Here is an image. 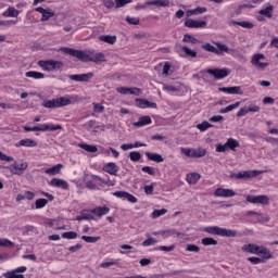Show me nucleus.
<instances>
[{"mask_svg": "<svg viewBox=\"0 0 278 278\" xmlns=\"http://www.w3.org/2000/svg\"><path fill=\"white\" fill-rule=\"evenodd\" d=\"M124 199H127L129 203H138V198L129 192H126V195Z\"/></svg>", "mask_w": 278, "mask_h": 278, "instance_id": "obj_60", "label": "nucleus"}, {"mask_svg": "<svg viewBox=\"0 0 278 278\" xmlns=\"http://www.w3.org/2000/svg\"><path fill=\"white\" fill-rule=\"evenodd\" d=\"M52 16H55V13L46 9V12L41 14L40 21L47 22L49 18H52Z\"/></svg>", "mask_w": 278, "mask_h": 278, "instance_id": "obj_50", "label": "nucleus"}, {"mask_svg": "<svg viewBox=\"0 0 278 278\" xmlns=\"http://www.w3.org/2000/svg\"><path fill=\"white\" fill-rule=\"evenodd\" d=\"M146 4L156 5V8H168L170 5V0H149Z\"/></svg>", "mask_w": 278, "mask_h": 278, "instance_id": "obj_21", "label": "nucleus"}, {"mask_svg": "<svg viewBox=\"0 0 278 278\" xmlns=\"http://www.w3.org/2000/svg\"><path fill=\"white\" fill-rule=\"evenodd\" d=\"M266 260H269V258H264V255L262 257H257V256L248 257V262H250L251 264H254V265L264 264L266 262Z\"/></svg>", "mask_w": 278, "mask_h": 278, "instance_id": "obj_39", "label": "nucleus"}, {"mask_svg": "<svg viewBox=\"0 0 278 278\" xmlns=\"http://www.w3.org/2000/svg\"><path fill=\"white\" fill-rule=\"evenodd\" d=\"M92 214V210H83L75 220H78V223H81V220H94V215Z\"/></svg>", "mask_w": 278, "mask_h": 278, "instance_id": "obj_19", "label": "nucleus"}, {"mask_svg": "<svg viewBox=\"0 0 278 278\" xmlns=\"http://www.w3.org/2000/svg\"><path fill=\"white\" fill-rule=\"evenodd\" d=\"M36 131H59L62 125L40 124L35 126Z\"/></svg>", "mask_w": 278, "mask_h": 278, "instance_id": "obj_14", "label": "nucleus"}, {"mask_svg": "<svg viewBox=\"0 0 278 278\" xmlns=\"http://www.w3.org/2000/svg\"><path fill=\"white\" fill-rule=\"evenodd\" d=\"M121 249H123L124 251H119V253L122 255H129V252L131 251V249H134V247L129 245V244H122Z\"/></svg>", "mask_w": 278, "mask_h": 278, "instance_id": "obj_58", "label": "nucleus"}, {"mask_svg": "<svg viewBox=\"0 0 278 278\" xmlns=\"http://www.w3.org/2000/svg\"><path fill=\"white\" fill-rule=\"evenodd\" d=\"M210 127H214V125L210 124V122L207 121H204L201 124L197 125V129H199L200 131H207Z\"/></svg>", "mask_w": 278, "mask_h": 278, "instance_id": "obj_44", "label": "nucleus"}, {"mask_svg": "<svg viewBox=\"0 0 278 278\" xmlns=\"http://www.w3.org/2000/svg\"><path fill=\"white\" fill-rule=\"evenodd\" d=\"M101 42H106L108 45H114L116 42V36L102 35L99 37Z\"/></svg>", "mask_w": 278, "mask_h": 278, "instance_id": "obj_36", "label": "nucleus"}, {"mask_svg": "<svg viewBox=\"0 0 278 278\" xmlns=\"http://www.w3.org/2000/svg\"><path fill=\"white\" fill-rule=\"evenodd\" d=\"M62 168H64V165L56 164V165L52 166L51 168L46 169L45 173H46V175H50L51 177H53L55 175H60V170H62Z\"/></svg>", "mask_w": 278, "mask_h": 278, "instance_id": "obj_25", "label": "nucleus"}, {"mask_svg": "<svg viewBox=\"0 0 278 278\" xmlns=\"http://www.w3.org/2000/svg\"><path fill=\"white\" fill-rule=\"evenodd\" d=\"M205 233H210L211 236H220L222 238H236L238 232L236 230L220 228L218 226H208L204 228Z\"/></svg>", "mask_w": 278, "mask_h": 278, "instance_id": "obj_3", "label": "nucleus"}, {"mask_svg": "<svg viewBox=\"0 0 278 278\" xmlns=\"http://www.w3.org/2000/svg\"><path fill=\"white\" fill-rule=\"evenodd\" d=\"M260 60H266V55L262 53H256L252 56L251 64L254 66H258V68H266L268 66V63L260 62Z\"/></svg>", "mask_w": 278, "mask_h": 278, "instance_id": "obj_15", "label": "nucleus"}, {"mask_svg": "<svg viewBox=\"0 0 278 278\" xmlns=\"http://www.w3.org/2000/svg\"><path fill=\"white\" fill-rule=\"evenodd\" d=\"M242 251L245 253H251L252 255H264V260H273V254L266 247L249 243L242 247Z\"/></svg>", "mask_w": 278, "mask_h": 278, "instance_id": "obj_2", "label": "nucleus"}, {"mask_svg": "<svg viewBox=\"0 0 278 278\" xmlns=\"http://www.w3.org/2000/svg\"><path fill=\"white\" fill-rule=\"evenodd\" d=\"M21 14V11L16 10L14 7H10L7 11L3 12V16L16 18Z\"/></svg>", "mask_w": 278, "mask_h": 278, "instance_id": "obj_27", "label": "nucleus"}, {"mask_svg": "<svg viewBox=\"0 0 278 278\" xmlns=\"http://www.w3.org/2000/svg\"><path fill=\"white\" fill-rule=\"evenodd\" d=\"M139 147H147V143L136 141L135 143H123L121 146L122 151H129V149H138Z\"/></svg>", "mask_w": 278, "mask_h": 278, "instance_id": "obj_24", "label": "nucleus"}, {"mask_svg": "<svg viewBox=\"0 0 278 278\" xmlns=\"http://www.w3.org/2000/svg\"><path fill=\"white\" fill-rule=\"evenodd\" d=\"M181 50L184 51L185 55H187V58H197V51L188 48L187 46H184Z\"/></svg>", "mask_w": 278, "mask_h": 278, "instance_id": "obj_46", "label": "nucleus"}, {"mask_svg": "<svg viewBox=\"0 0 278 278\" xmlns=\"http://www.w3.org/2000/svg\"><path fill=\"white\" fill-rule=\"evenodd\" d=\"M208 75H212L215 79H225V77H229L231 71L227 68H208L206 70Z\"/></svg>", "mask_w": 278, "mask_h": 278, "instance_id": "obj_7", "label": "nucleus"}, {"mask_svg": "<svg viewBox=\"0 0 278 278\" xmlns=\"http://www.w3.org/2000/svg\"><path fill=\"white\" fill-rule=\"evenodd\" d=\"M208 121L210 123H220V121H225V117L223 115H214Z\"/></svg>", "mask_w": 278, "mask_h": 278, "instance_id": "obj_63", "label": "nucleus"}, {"mask_svg": "<svg viewBox=\"0 0 278 278\" xmlns=\"http://www.w3.org/2000/svg\"><path fill=\"white\" fill-rule=\"evenodd\" d=\"M202 244L204 247H216V244H218V241L212 237H206L202 239Z\"/></svg>", "mask_w": 278, "mask_h": 278, "instance_id": "obj_38", "label": "nucleus"}, {"mask_svg": "<svg viewBox=\"0 0 278 278\" xmlns=\"http://www.w3.org/2000/svg\"><path fill=\"white\" fill-rule=\"evenodd\" d=\"M80 149H84V151H87V153H97L99 151V148L97 146H90L88 143H80Z\"/></svg>", "mask_w": 278, "mask_h": 278, "instance_id": "obj_37", "label": "nucleus"}, {"mask_svg": "<svg viewBox=\"0 0 278 278\" xmlns=\"http://www.w3.org/2000/svg\"><path fill=\"white\" fill-rule=\"evenodd\" d=\"M201 179V175L199 173H191L187 175V181L188 184H191L192 186L197 184Z\"/></svg>", "mask_w": 278, "mask_h": 278, "instance_id": "obj_35", "label": "nucleus"}, {"mask_svg": "<svg viewBox=\"0 0 278 278\" xmlns=\"http://www.w3.org/2000/svg\"><path fill=\"white\" fill-rule=\"evenodd\" d=\"M92 105H93V112H96V114H101L102 112H105V106L96 102H93Z\"/></svg>", "mask_w": 278, "mask_h": 278, "instance_id": "obj_56", "label": "nucleus"}, {"mask_svg": "<svg viewBox=\"0 0 278 278\" xmlns=\"http://www.w3.org/2000/svg\"><path fill=\"white\" fill-rule=\"evenodd\" d=\"M91 212H92V214H94V216H98L99 218H101V216H105V215L110 214V207L98 206L96 208H92Z\"/></svg>", "mask_w": 278, "mask_h": 278, "instance_id": "obj_23", "label": "nucleus"}, {"mask_svg": "<svg viewBox=\"0 0 278 278\" xmlns=\"http://www.w3.org/2000/svg\"><path fill=\"white\" fill-rule=\"evenodd\" d=\"M215 45L217 48L212 43L206 42L202 45V49H204V51H208V53H215V55H220L222 53H231L233 51L232 49H229L227 45L220 42H216Z\"/></svg>", "mask_w": 278, "mask_h": 278, "instance_id": "obj_4", "label": "nucleus"}, {"mask_svg": "<svg viewBox=\"0 0 278 278\" xmlns=\"http://www.w3.org/2000/svg\"><path fill=\"white\" fill-rule=\"evenodd\" d=\"M185 27H188L189 29H205V27H207V22L188 18L185 22Z\"/></svg>", "mask_w": 278, "mask_h": 278, "instance_id": "obj_9", "label": "nucleus"}, {"mask_svg": "<svg viewBox=\"0 0 278 278\" xmlns=\"http://www.w3.org/2000/svg\"><path fill=\"white\" fill-rule=\"evenodd\" d=\"M232 25H239V27H243L244 29H253V27H255V25L251 22H238V21H232L231 22Z\"/></svg>", "mask_w": 278, "mask_h": 278, "instance_id": "obj_34", "label": "nucleus"}, {"mask_svg": "<svg viewBox=\"0 0 278 278\" xmlns=\"http://www.w3.org/2000/svg\"><path fill=\"white\" fill-rule=\"evenodd\" d=\"M226 147H228V149H230V151H236V149H238V147H240V142H238V140H236L233 138H228L226 141Z\"/></svg>", "mask_w": 278, "mask_h": 278, "instance_id": "obj_32", "label": "nucleus"}, {"mask_svg": "<svg viewBox=\"0 0 278 278\" xmlns=\"http://www.w3.org/2000/svg\"><path fill=\"white\" fill-rule=\"evenodd\" d=\"M130 162H140L142 160V154L138 151L129 152Z\"/></svg>", "mask_w": 278, "mask_h": 278, "instance_id": "obj_40", "label": "nucleus"}, {"mask_svg": "<svg viewBox=\"0 0 278 278\" xmlns=\"http://www.w3.org/2000/svg\"><path fill=\"white\" fill-rule=\"evenodd\" d=\"M219 92H227V94H244V91H242L241 86H235V87H219Z\"/></svg>", "mask_w": 278, "mask_h": 278, "instance_id": "obj_16", "label": "nucleus"}, {"mask_svg": "<svg viewBox=\"0 0 278 278\" xmlns=\"http://www.w3.org/2000/svg\"><path fill=\"white\" fill-rule=\"evenodd\" d=\"M94 125H97V121L90 119L89 122H87L86 124H84L83 127H84V129H86L87 131H90L91 129H93Z\"/></svg>", "mask_w": 278, "mask_h": 278, "instance_id": "obj_57", "label": "nucleus"}, {"mask_svg": "<svg viewBox=\"0 0 278 278\" xmlns=\"http://www.w3.org/2000/svg\"><path fill=\"white\" fill-rule=\"evenodd\" d=\"M141 170L142 173H148V175H155V169L151 166H143Z\"/></svg>", "mask_w": 278, "mask_h": 278, "instance_id": "obj_64", "label": "nucleus"}, {"mask_svg": "<svg viewBox=\"0 0 278 278\" xmlns=\"http://www.w3.org/2000/svg\"><path fill=\"white\" fill-rule=\"evenodd\" d=\"M38 66L42 68L43 71H60V68L64 67V63L62 61H55V60H47V61H38Z\"/></svg>", "mask_w": 278, "mask_h": 278, "instance_id": "obj_5", "label": "nucleus"}, {"mask_svg": "<svg viewBox=\"0 0 278 278\" xmlns=\"http://www.w3.org/2000/svg\"><path fill=\"white\" fill-rule=\"evenodd\" d=\"M41 105L42 108H47L48 110H55V108H58V100H45Z\"/></svg>", "mask_w": 278, "mask_h": 278, "instance_id": "obj_31", "label": "nucleus"}, {"mask_svg": "<svg viewBox=\"0 0 278 278\" xmlns=\"http://www.w3.org/2000/svg\"><path fill=\"white\" fill-rule=\"evenodd\" d=\"M77 232L76 231H67L62 233V238L65 240H75L77 238Z\"/></svg>", "mask_w": 278, "mask_h": 278, "instance_id": "obj_49", "label": "nucleus"}, {"mask_svg": "<svg viewBox=\"0 0 278 278\" xmlns=\"http://www.w3.org/2000/svg\"><path fill=\"white\" fill-rule=\"evenodd\" d=\"M215 197H222L224 199H231V197H236V191L232 189H223L217 188L214 192Z\"/></svg>", "mask_w": 278, "mask_h": 278, "instance_id": "obj_13", "label": "nucleus"}, {"mask_svg": "<svg viewBox=\"0 0 278 278\" xmlns=\"http://www.w3.org/2000/svg\"><path fill=\"white\" fill-rule=\"evenodd\" d=\"M146 156L150 162H156L157 164L164 162V156H162V154L146 152Z\"/></svg>", "mask_w": 278, "mask_h": 278, "instance_id": "obj_26", "label": "nucleus"}, {"mask_svg": "<svg viewBox=\"0 0 278 278\" xmlns=\"http://www.w3.org/2000/svg\"><path fill=\"white\" fill-rule=\"evenodd\" d=\"M228 146L226 144H222V143H217L216 146V152L217 153H225V151H227Z\"/></svg>", "mask_w": 278, "mask_h": 278, "instance_id": "obj_61", "label": "nucleus"}, {"mask_svg": "<svg viewBox=\"0 0 278 278\" xmlns=\"http://www.w3.org/2000/svg\"><path fill=\"white\" fill-rule=\"evenodd\" d=\"M207 155V150L203 148L193 149V157H205Z\"/></svg>", "mask_w": 278, "mask_h": 278, "instance_id": "obj_43", "label": "nucleus"}, {"mask_svg": "<svg viewBox=\"0 0 278 278\" xmlns=\"http://www.w3.org/2000/svg\"><path fill=\"white\" fill-rule=\"evenodd\" d=\"M71 99L66 97L56 98V108H65V105H71Z\"/></svg>", "mask_w": 278, "mask_h": 278, "instance_id": "obj_33", "label": "nucleus"}, {"mask_svg": "<svg viewBox=\"0 0 278 278\" xmlns=\"http://www.w3.org/2000/svg\"><path fill=\"white\" fill-rule=\"evenodd\" d=\"M28 167H29V164H27V162H22V163L14 162L10 166V170L12 175H23V173H25V169Z\"/></svg>", "mask_w": 278, "mask_h": 278, "instance_id": "obj_10", "label": "nucleus"}, {"mask_svg": "<svg viewBox=\"0 0 278 278\" xmlns=\"http://www.w3.org/2000/svg\"><path fill=\"white\" fill-rule=\"evenodd\" d=\"M25 77H29L31 79H45V74L37 71H30L25 73Z\"/></svg>", "mask_w": 278, "mask_h": 278, "instance_id": "obj_29", "label": "nucleus"}, {"mask_svg": "<svg viewBox=\"0 0 278 278\" xmlns=\"http://www.w3.org/2000/svg\"><path fill=\"white\" fill-rule=\"evenodd\" d=\"M166 212H168V210H166V208L154 210L152 212V218H160V216H164V214H166Z\"/></svg>", "mask_w": 278, "mask_h": 278, "instance_id": "obj_52", "label": "nucleus"}, {"mask_svg": "<svg viewBox=\"0 0 278 278\" xmlns=\"http://www.w3.org/2000/svg\"><path fill=\"white\" fill-rule=\"evenodd\" d=\"M186 251H188L189 253H199V251H201V248H199V245L194 243H188L186 245Z\"/></svg>", "mask_w": 278, "mask_h": 278, "instance_id": "obj_48", "label": "nucleus"}, {"mask_svg": "<svg viewBox=\"0 0 278 278\" xmlns=\"http://www.w3.org/2000/svg\"><path fill=\"white\" fill-rule=\"evenodd\" d=\"M151 123H153L151 116L144 115L139 117L138 122L134 123V127H144L147 125H151Z\"/></svg>", "mask_w": 278, "mask_h": 278, "instance_id": "obj_22", "label": "nucleus"}, {"mask_svg": "<svg viewBox=\"0 0 278 278\" xmlns=\"http://www.w3.org/2000/svg\"><path fill=\"white\" fill-rule=\"evenodd\" d=\"M257 175H262V172L257 169H253V170H244V172H239L237 174H231L230 178L231 179H253L257 177Z\"/></svg>", "mask_w": 278, "mask_h": 278, "instance_id": "obj_6", "label": "nucleus"}, {"mask_svg": "<svg viewBox=\"0 0 278 278\" xmlns=\"http://www.w3.org/2000/svg\"><path fill=\"white\" fill-rule=\"evenodd\" d=\"M94 77V73L89 72L87 74H73L68 76V79L72 81H83V83H88L90 79Z\"/></svg>", "mask_w": 278, "mask_h": 278, "instance_id": "obj_11", "label": "nucleus"}, {"mask_svg": "<svg viewBox=\"0 0 278 278\" xmlns=\"http://www.w3.org/2000/svg\"><path fill=\"white\" fill-rule=\"evenodd\" d=\"M134 0H115V8H125V5H127V3H132Z\"/></svg>", "mask_w": 278, "mask_h": 278, "instance_id": "obj_55", "label": "nucleus"}, {"mask_svg": "<svg viewBox=\"0 0 278 278\" xmlns=\"http://www.w3.org/2000/svg\"><path fill=\"white\" fill-rule=\"evenodd\" d=\"M49 203V200L47 199H37L35 202L36 210H42L47 204Z\"/></svg>", "mask_w": 278, "mask_h": 278, "instance_id": "obj_47", "label": "nucleus"}, {"mask_svg": "<svg viewBox=\"0 0 278 278\" xmlns=\"http://www.w3.org/2000/svg\"><path fill=\"white\" fill-rule=\"evenodd\" d=\"M81 240L87 242L88 244H94L101 240V237H90V236H83Z\"/></svg>", "mask_w": 278, "mask_h": 278, "instance_id": "obj_42", "label": "nucleus"}, {"mask_svg": "<svg viewBox=\"0 0 278 278\" xmlns=\"http://www.w3.org/2000/svg\"><path fill=\"white\" fill-rule=\"evenodd\" d=\"M154 251H164L165 253H170V251H175V244H172L169 247L161 245L155 248Z\"/></svg>", "mask_w": 278, "mask_h": 278, "instance_id": "obj_51", "label": "nucleus"}, {"mask_svg": "<svg viewBox=\"0 0 278 278\" xmlns=\"http://www.w3.org/2000/svg\"><path fill=\"white\" fill-rule=\"evenodd\" d=\"M126 22H128L129 25H140V18L138 17L127 16Z\"/></svg>", "mask_w": 278, "mask_h": 278, "instance_id": "obj_59", "label": "nucleus"}, {"mask_svg": "<svg viewBox=\"0 0 278 278\" xmlns=\"http://www.w3.org/2000/svg\"><path fill=\"white\" fill-rule=\"evenodd\" d=\"M249 113V109L247 106L241 108L238 113H237V117L238 118H242V116H247V114Z\"/></svg>", "mask_w": 278, "mask_h": 278, "instance_id": "obj_62", "label": "nucleus"}, {"mask_svg": "<svg viewBox=\"0 0 278 278\" xmlns=\"http://www.w3.org/2000/svg\"><path fill=\"white\" fill-rule=\"evenodd\" d=\"M102 170H104V173H109V175H114L116 177L118 175V170H121V167H118L116 163L111 162L105 164Z\"/></svg>", "mask_w": 278, "mask_h": 278, "instance_id": "obj_17", "label": "nucleus"}, {"mask_svg": "<svg viewBox=\"0 0 278 278\" xmlns=\"http://www.w3.org/2000/svg\"><path fill=\"white\" fill-rule=\"evenodd\" d=\"M60 51L62 53H66V55H72V58H77L80 62H94V64H99V62H105V53L103 52H90L89 54L73 48H61Z\"/></svg>", "mask_w": 278, "mask_h": 278, "instance_id": "obj_1", "label": "nucleus"}, {"mask_svg": "<svg viewBox=\"0 0 278 278\" xmlns=\"http://www.w3.org/2000/svg\"><path fill=\"white\" fill-rule=\"evenodd\" d=\"M245 200L248 203H253L254 205H268L270 202L268 195H247Z\"/></svg>", "mask_w": 278, "mask_h": 278, "instance_id": "obj_8", "label": "nucleus"}, {"mask_svg": "<svg viewBox=\"0 0 278 278\" xmlns=\"http://www.w3.org/2000/svg\"><path fill=\"white\" fill-rule=\"evenodd\" d=\"M16 149H21V147L34 148L38 147V141L34 139H21L15 143Z\"/></svg>", "mask_w": 278, "mask_h": 278, "instance_id": "obj_18", "label": "nucleus"}, {"mask_svg": "<svg viewBox=\"0 0 278 278\" xmlns=\"http://www.w3.org/2000/svg\"><path fill=\"white\" fill-rule=\"evenodd\" d=\"M180 151L184 153V155H186V157H194V149L181 148Z\"/></svg>", "mask_w": 278, "mask_h": 278, "instance_id": "obj_54", "label": "nucleus"}, {"mask_svg": "<svg viewBox=\"0 0 278 278\" xmlns=\"http://www.w3.org/2000/svg\"><path fill=\"white\" fill-rule=\"evenodd\" d=\"M5 278H26L23 274H18L16 270L8 271L3 275Z\"/></svg>", "mask_w": 278, "mask_h": 278, "instance_id": "obj_45", "label": "nucleus"}, {"mask_svg": "<svg viewBox=\"0 0 278 278\" xmlns=\"http://www.w3.org/2000/svg\"><path fill=\"white\" fill-rule=\"evenodd\" d=\"M182 42H190L191 45H199L201 41L192 37V35L186 34L182 38Z\"/></svg>", "mask_w": 278, "mask_h": 278, "instance_id": "obj_41", "label": "nucleus"}, {"mask_svg": "<svg viewBox=\"0 0 278 278\" xmlns=\"http://www.w3.org/2000/svg\"><path fill=\"white\" fill-rule=\"evenodd\" d=\"M141 244L142 247H153V244H157V240H155L153 237H149Z\"/></svg>", "mask_w": 278, "mask_h": 278, "instance_id": "obj_53", "label": "nucleus"}, {"mask_svg": "<svg viewBox=\"0 0 278 278\" xmlns=\"http://www.w3.org/2000/svg\"><path fill=\"white\" fill-rule=\"evenodd\" d=\"M275 11V7L268 5L265 9H262L258 14L262 16H266L267 18H273V12Z\"/></svg>", "mask_w": 278, "mask_h": 278, "instance_id": "obj_30", "label": "nucleus"}, {"mask_svg": "<svg viewBox=\"0 0 278 278\" xmlns=\"http://www.w3.org/2000/svg\"><path fill=\"white\" fill-rule=\"evenodd\" d=\"M162 236L165 238H170V236H176V238H184V233L177 231V229H168L165 231H161Z\"/></svg>", "mask_w": 278, "mask_h": 278, "instance_id": "obj_28", "label": "nucleus"}, {"mask_svg": "<svg viewBox=\"0 0 278 278\" xmlns=\"http://www.w3.org/2000/svg\"><path fill=\"white\" fill-rule=\"evenodd\" d=\"M50 186H52L53 188H62L63 190H68V182L60 178H52L50 181Z\"/></svg>", "mask_w": 278, "mask_h": 278, "instance_id": "obj_20", "label": "nucleus"}, {"mask_svg": "<svg viewBox=\"0 0 278 278\" xmlns=\"http://www.w3.org/2000/svg\"><path fill=\"white\" fill-rule=\"evenodd\" d=\"M136 106L137 108H141L142 110L147 109V108H152L153 110H157V103L155 102H150L147 99H142V98H137L135 100Z\"/></svg>", "mask_w": 278, "mask_h": 278, "instance_id": "obj_12", "label": "nucleus"}]
</instances>
